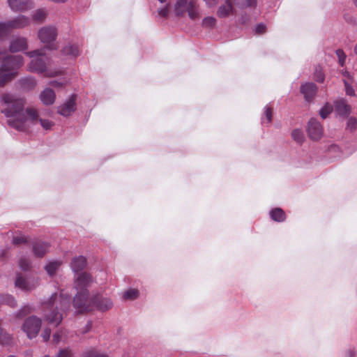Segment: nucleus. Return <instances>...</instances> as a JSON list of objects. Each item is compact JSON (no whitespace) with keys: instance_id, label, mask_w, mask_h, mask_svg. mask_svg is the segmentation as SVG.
I'll use <instances>...</instances> for the list:
<instances>
[{"instance_id":"f257e3e1","label":"nucleus","mask_w":357,"mask_h":357,"mask_svg":"<svg viewBox=\"0 0 357 357\" xmlns=\"http://www.w3.org/2000/svg\"><path fill=\"white\" fill-rule=\"evenodd\" d=\"M5 107L2 112L7 118L8 125L17 130L25 131L30 124L40 123L45 130H50L54 123L38 116L36 109L28 107L24 111L25 99L18 95L5 93L1 98Z\"/></svg>"},{"instance_id":"f03ea898","label":"nucleus","mask_w":357,"mask_h":357,"mask_svg":"<svg viewBox=\"0 0 357 357\" xmlns=\"http://www.w3.org/2000/svg\"><path fill=\"white\" fill-rule=\"evenodd\" d=\"M91 282V277L86 273H82L76 277L75 287L77 293L74 298L73 305L79 312L89 310L93 305L87 291V287H89Z\"/></svg>"},{"instance_id":"7ed1b4c3","label":"nucleus","mask_w":357,"mask_h":357,"mask_svg":"<svg viewBox=\"0 0 357 357\" xmlns=\"http://www.w3.org/2000/svg\"><path fill=\"white\" fill-rule=\"evenodd\" d=\"M31 61L29 66V70L31 72L43 73H45L46 77H55L61 73V70H47V66L49 64V59L45 55L43 50H34L26 53Z\"/></svg>"},{"instance_id":"20e7f679","label":"nucleus","mask_w":357,"mask_h":357,"mask_svg":"<svg viewBox=\"0 0 357 357\" xmlns=\"http://www.w3.org/2000/svg\"><path fill=\"white\" fill-rule=\"evenodd\" d=\"M24 63L22 56H9L6 57L0 68V86L11 80L17 75L16 70Z\"/></svg>"},{"instance_id":"39448f33","label":"nucleus","mask_w":357,"mask_h":357,"mask_svg":"<svg viewBox=\"0 0 357 357\" xmlns=\"http://www.w3.org/2000/svg\"><path fill=\"white\" fill-rule=\"evenodd\" d=\"M58 300L57 294H53L47 301L43 303L44 306V319L50 324L58 326L63 319V315L57 310L58 305L56 301Z\"/></svg>"},{"instance_id":"423d86ee","label":"nucleus","mask_w":357,"mask_h":357,"mask_svg":"<svg viewBox=\"0 0 357 357\" xmlns=\"http://www.w3.org/2000/svg\"><path fill=\"white\" fill-rule=\"evenodd\" d=\"M174 10L176 16L181 17L188 12V16L192 20L199 17L198 6L193 0H177L174 6Z\"/></svg>"},{"instance_id":"0eeeda50","label":"nucleus","mask_w":357,"mask_h":357,"mask_svg":"<svg viewBox=\"0 0 357 357\" xmlns=\"http://www.w3.org/2000/svg\"><path fill=\"white\" fill-rule=\"evenodd\" d=\"M41 326V319L32 315L24 319L21 326V330L26 335L29 339L31 340L38 335Z\"/></svg>"},{"instance_id":"6e6552de","label":"nucleus","mask_w":357,"mask_h":357,"mask_svg":"<svg viewBox=\"0 0 357 357\" xmlns=\"http://www.w3.org/2000/svg\"><path fill=\"white\" fill-rule=\"evenodd\" d=\"M89 299L91 301L93 305L89 311L96 307L98 310L105 312L111 309L113 306V303L109 298L103 297L100 294H97L95 296L89 298Z\"/></svg>"},{"instance_id":"1a4fd4ad","label":"nucleus","mask_w":357,"mask_h":357,"mask_svg":"<svg viewBox=\"0 0 357 357\" xmlns=\"http://www.w3.org/2000/svg\"><path fill=\"white\" fill-rule=\"evenodd\" d=\"M15 284L16 287L22 290L31 291L38 286L39 280L33 278H25L19 275L17 276Z\"/></svg>"},{"instance_id":"9d476101","label":"nucleus","mask_w":357,"mask_h":357,"mask_svg":"<svg viewBox=\"0 0 357 357\" xmlns=\"http://www.w3.org/2000/svg\"><path fill=\"white\" fill-rule=\"evenodd\" d=\"M307 132L311 139L317 141L323 135V128L317 119H311L307 123Z\"/></svg>"},{"instance_id":"9b49d317","label":"nucleus","mask_w":357,"mask_h":357,"mask_svg":"<svg viewBox=\"0 0 357 357\" xmlns=\"http://www.w3.org/2000/svg\"><path fill=\"white\" fill-rule=\"evenodd\" d=\"M57 30L54 26H45L38 31V38L43 43L50 44L56 38Z\"/></svg>"},{"instance_id":"f8f14e48","label":"nucleus","mask_w":357,"mask_h":357,"mask_svg":"<svg viewBox=\"0 0 357 357\" xmlns=\"http://www.w3.org/2000/svg\"><path fill=\"white\" fill-rule=\"evenodd\" d=\"M76 110V96L72 95L58 107V113L63 116H69Z\"/></svg>"},{"instance_id":"ddd939ff","label":"nucleus","mask_w":357,"mask_h":357,"mask_svg":"<svg viewBox=\"0 0 357 357\" xmlns=\"http://www.w3.org/2000/svg\"><path fill=\"white\" fill-rule=\"evenodd\" d=\"M8 5L15 12H24L33 8L31 0H8Z\"/></svg>"},{"instance_id":"4468645a","label":"nucleus","mask_w":357,"mask_h":357,"mask_svg":"<svg viewBox=\"0 0 357 357\" xmlns=\"http://www.w3.org/2000/svg\"><path fill=\"white\" fill-rule=\"evenodd\" d=\"M236 13V10L231 2V0H225L224 3L220 5L217 10V16L220 18L228 17L234 15Z\"/></svg>"},{"instance_id":"2eb2a0df","label":"nucleus","mask_w":357,"mask_h":357,"mask_svg":"<svg viewBox=\"0 0 357 357\" xmlns=\"http://www.w3.org/2000/svg\"><path fill=\"white\" fill-rule=\"evenodd\" d=\"M30 19L25 15H19L6 22L9 29H23L30 24Z\"/></svg>"},{"instance_id":"dca6fc26","label":"nucleus","mask_w":357,"mask_h":357,"mask_svg":"<svg viewBox=\"0 0 357 357\" xmlns=\"http://www.w3.org/2000/svg\"><path fill=\"white\" fill-rule=\"evenodd\" d=\"M334 105L335 112L337 115L347 117L350 114L351 108L345 99H337L335 101Z\"/></svg>"},{"instance_id":"f3484780","label":"nucleus","mask_w":357,"mask_h":357,"mask_svg":"<svg viewBox=\"0 0 357 357\" xmlns=\"http://www.w3.org/2000/svg\"><path fill=\"white\" fill-rule=\"evenodd\" d=\"M317 86L312 82H307L301 86V93L303 95L306 101H310L316 95Z\"/></svg>"},{"instance_id":"a211bd4d","label":"nucleus","mask_w":357,"mask_h":357,"mask_svg":"<svg viewBox=\"0 0 357 357\" xmlns=\"http://www.w3.org/2000/svg\"><path fill=\"white\" fill-rule=\"evenodd\" d=\"M39 98L44 105H50L54 102L56 95L52 89L46 88L40 93Z\"/></svg>"},{"instance_id":"6ab92c4d","label":"nucleus","mask_w":357,"mask_h":357,"mask_svg":"<svg viewBox=\"0 0 357 357\" xmlns=\"http://www.w3.org/2000/svg\"><path fill=\"white\" fill-rule=\"evenodd\" d=\"M49 250V244L37 241L33 245V252L38 257H43Z\"/></svg>"},{"instance_id":"aec40b11","label":"nucleus","mask_w":357,"mask_h":357,"mask_svg":"<svg viewBox=\"0 0 357 357\" xmlns=\"http://www.w3.org/2000/svg\"><path fill=\"white\" fill-rule=\"evenodd\" d=\"M27 47L26 39L24 38H17L14 39L10 45L11 52H16L26 50Z\"/></svg>"},{"instance_id":"412c9836","label":"nucleus","mask_w":357,"mask_h":357,"mask_svg":"<svg viewBox=\"0 0 357 357\" xmlns=\"http://www.w3.org/2000/svg\"><path fill=\"white\" fill-rule=\"evenodd\" d=\"M86 265V260L82 256L75 257L71 261V268L75 273H77L84 269Z\"/></svg>"},{"instance_id":"4be33fe9","label":"nucleus","mask_w":357,"mask_h":357,"mask_svg":"<svg viewBox=\"0 0 357 357\" xmlns=\"http://www.w3.org/2000/svg\"><path fill=\"white\" fill-rule=\"evenodd\" d=\"M20 86L26 91L32 90L37 85V82L33 77H24L19 80Z\"/></svg>"},{"instance_id":"5701e85b","label":"nucleus","mask_w":357,"mask_h":357,"mask_svg":"<svg viewBox=\"0 0 357 357\" xmlns=\"http://www.w3.org/2000/svg\"><path fill=\"white\" fill-rule=\"evenodd\" d=\"M328 153L334 158H344L349 155V153H344L337 145L332 144L328 149Z\"/></svg>"},{"instance_id":"b1692460","label":"nucleus","mask_w":357,"mask_h":357,"mask_svg":"<svg viewBox=\"0 0 357 357\" xmlns=\"http://www.w3.org/2000/svg\"><path fill=\"white\" fill-rule=\"evenodd\" d=\"M270 216L272 220L276 222H282L285 220L284 212L280 208H276L270 212Z\"/></svg>"},{"instance_id":"393cba45","label":"nucleus","mask_w":357,"mask_h":357,"mask_svg":"<svg viewBox=\"0 0 357 357\" xmlns=\"http://www.w3.org/2000/svg\"><path fill=\"white\" fill-rule=\"evenodd\" d=\"M61 265L60 261H52L49 262L45 267V271L50 276H53Z\"/></svg>"},{"instance_id":"a878e982","label":"nucleus","mask_w":357,"mask_h":357,"mask_svg":"<svg viewBox=\"0 0 357 357\" xmlns=\"http://www.w3.org/2000/svg\"><path fill=\"white\" fill-rule=\"evenodd\" d=\"M63 53L72 56H77L79 54V47L76 45L68 44L63 48Z\"/></svg>"},{"instance_id":"bb28decb","label":"nucleus","mask_w":357,"mask_h":357,"mask_svg":"<svg viewBox=\"0 0 357 357\" xmlns=\"http://www.w3.org/2000/svg\"><path fill=\"white\" fill-rule=\"evenodd\" d=\"M47 16V10L43 8L36 10L32 15V18L34 21L42 23L45 21Z\"/></svg>"},{"instance_id":"cd10ccee","label":"nucleus","mask_w":357,"mask_h":357,"mask_svg":"<svg viewBox=\"0 0 357 357\" xmlns=\"http://www.w3.org/2000/svg\"><path fill=\"white\" fill-rule=\"evenodd\" d=\"M235 5L241 8L255 7L257 0H234Z\"/></svg>"},{"instance_id":"c85d7f7f","label":"nucleus","mask_w":357,"mask_h":357,"mask_svg":"<svg viewBox=\"0 0 357 357\" xmlns=\"http://www.w3.org/2000/svg\"><path fill=\"white\" fill-rule=\"evenodd\" d=\"M0 303H5L11 307H15L17 305L16 301L10 295H0Z\"/></svg>"},{"instance_id":"c756f323","label":"nucleus","mask_w":357,"mask_h":357,"mask_svg":"<svg viewBox=\"0 0 357 357\" xmlns=\"http://www.w3.org/2000/svg\"><path fill=\"white\" fill-rule=\"evenodd\" d=\"M291 137L298 144H302L305 139L303 132L300 129H294L291 132Z\"/></svg>"},{"instance_id":"7c9ffc66","label":"nucleus","mask_w":357,"mask_h":357,"mask_svg":"<svg viewBox=\"0 0 357 357\" xmlns=\"http://www.w3.org/2000/svg\"><path fill=\"white\" fill-rule=\"evenodd\" d=\"M139 291L136 289H130L125 291L123 298L126 300H135L139 297Z\"/></svg>"},{"instance_id":"2f4dec72","label":"nucleus","mask_w":357,"mask_h":357,"mask_svg":"<svg viewBox=\"0 0 357 357\" xmlns=\"http://www.w3.org/2000/svg\"><path fill=\"white\" fill-rule=\"evenodd\" d=\"M342 82L344 83V89H345V93L347 96H356V92H355V90L352 86V84H351L347 79H342Z\"/></svg>"},{"instance_id":"473e14b6","label":"nucleus","mask_w":357,"mask_h":357,"mask_svg":"<svg viewBox=\"0 0 357 357\" xmlns=\"http://www.w3.org/2000/svg\"><path fill=\"white\" fill-rule=\"evenodd\" d=\"M32 312H33V308L29 305H26L21 307L20 311L17 312L16 317L17 318H21L27 314H31Z\"/></svg>"},{"instance_id":"72a5a7b5","label":"nucleus","mask_w":357,"mask_h":357,"mask_svg":"<svg viewBox=\"0 0 357 357\" xmlns=\"http://www.w3.org/2000/svg\"><path fill=\"white\" fill-rule=\"evenodd\" d=\"M333 111V107L329 104H326L319 111L320 116L322 119H326Z\"/></svg>"},{"instance_id":"f704fd0d","label":"nucleus","mask_w":357,"mask_h":357,"mask_svg":"<svg viewBox=\"0 0 357 357\" xmlns=\"http://www.w3.org/2000/svg\"><path fill=\"white\" fill-rule=\"evenodd\" d=\"M216 24V20L213 17H206L202 21V25L206 28H211Z\"/></svg>"},{"instance_id":"c9c22d12","label":"nucleus","mask_w":357,"mask_h":357,"mask_svg":"<svg viewBox=\"0 0 357 357\" xmlns=\"http://www.w3.org/2000/svg\"><path fill=\"white\" fill-rule=\"evenodd\" d=\"M357 128V119L355 117H349L347 123V129L351 132L354 131Z\"/></svg>"},{"instance_id":"e433bc0d","label":"nucleus","mask_w":357,"mask_h":357,"mask_svg":"<svg viewBox=\"0 0 357 357\" xmlns=\"http://www.w3.org/2000/svg\"><path fill=\"white\" fill-rule=\"evenodd\" d=\"M60 298H61L60 307H61V310H66L69 309V307L70 306V298L69 297L63 298L62 294H61V295H60Z\"/></svg>"},{"instance_id":"4c0bfd02","label":"nucleus","mask_w":357,"mask_h":357,"mask_svg":"<svg viewBox=\"0 0 357 357\" xmlns=\"http://www.w3.org/2000/svg\"><path fill=\"white\" fill-rule=\"evenodd\" d=\"M65 332L63 330L58 331L53 335L54 342L58 344L61 341H65L66 337H64Z\"/></svg>"},{"instance_id":"58836bf2","label":"nucleus","mask_w":357,"mask_h":357,"mask_svg":"<svg viewBox=\"0 0 357 357\" xmlns=\"http://www.w3.org/2000/svg\"><path fill=\"white\" fill-rule=\"evenodd\" d=\"M336 55L338 57V62L341 66H344L345 65L347 56L344 51L341 49H338L335 52Z\"/></svg>"},{"instance_id":"ea45409f","label":"nucleus","mask_w":357,"mask_h":357,"mask_svg":"<svg viewBox=\"0 0 357 357\" xmlns=\"http://www.w3.org/2000/svg\"><path fill=\"white\" fill-rule=\"evenodd\" d=\"M19 266L23 271H27L29 268L30 263L28 259L22 257L19 260Z\"/></svg>"},{"instance_id":"a19ab883","label":"nucleus","mask_w":357,"mask_h":357,"mask_svg":"<svg viewBox=\"0 0 357 357\" xmlns=\"http://www.w3.org/2000/svg\"><path fill=\"white\" fill-rule=\"evenodd\" d=\"M314 79L319 82L324 81V74L321 68H317L314 72Z\"/></svg>"},{"instance_id":"79ce46f5","label":"nucleus","mask_w":357,"mask_h":357,"mask_svg":"<svg viewBox=\"0 0 357 357\" xmlns=\"http://www.w3.org/2000/svg\"><path fill=\"white\" fill-rule=\"evenodd\" d=\"M10 29L6 23H0V39L3 36H6L9 32Z\"/></svg>"},{"instance_id":"37998d69","label":"nucleus","mask_w":357,"mask_h":357,"mask_svg":"<svg viewBox=\"0 0 357 357\" xmlns=\"http://www.w3.org/2000/svg\"><path fill=\"white\" fill-rule=\"evenodd\" d=\"M26 242V238L23 235L16 236L13 238V243L15 245H20Z\"/></svg>"},{"instance_id":"c03bdc74","label":"nucleus","mask_w":357,"mask_h":357,"mask_svg":"<svg viewBox=\"0 0 357 357\" xmlns=\"http://www.w3.org/2000/svg\"><path fill=\"white\" fill-rule=\"evenodd\" d=\"M72 352L69 349H60L56 357H72Z\"/></svg>"},{"instance_id":"a18cd8bd","label":"nucleus","mask_w":357,"mask_h":357,"mask_svg":"<svg viewBox=\"0 0 357 357\" xmlns=\"http://www.w3.org/2000/svg\"><path fill=\"white\" fill-rule=\"evenodd\" d=\"M67 83H68V80L66 79H63L61 81H56V80L51 81L49 82V84L52 86L60 87V86H63L67 84Z\"/></svg>"},{"instance_id":"49530a36","label":"nucleus","mask_w":357,"mask_h":357,"mask_svg":"<svg viewBox=\"0 0 357 357\" xmlns=\"http://www.w3.org/2000/svg\"><path fill=\"white\" fill-rule=\"evenodd\" d=\"M264 116L266 119L267 123H271L272 120V112L271 109L268 106H266L264 108Z\"/></svg>"},{"instance_id":"de8ad7c7","label":"nucleus","mask_w":357,"mask_h":357,"mask_svg":"<svg viewBox=\"0 0 357 357\" xmlns=\"http://www.w3.org/2000/svg\"><path fill=\"white\" fill-rule=\"evenodd\" d=\"M51 335V330L50 328H45L42 333V337L44 342H47L50 340Z\"/></svg>"},{"instance_id":"09e8293b","label":"nucleus","mask_w":357,"mask_h":357,"mask_svg":"<svg viewBox=\"0 0 357 357\" xmlns=\"http://www.w3.org/2000/svg\"><path fill=\"white\" fill-rule=\"evenodd\" d=\"M266 25L264 24H259L256 27H255V32L257 33H259V34H261V33H263L265 32L266 31Z\"/></svg>"},{"instance_id":"8fccbe9b","label":"nucleus","mask_w":357,"mask_h":357,"mask_svg":"<svg viewBox=\"0 0 357 357\" xmlns=\"http://www.w3.org/2000/svg\"><path fill=\"white\" fill-rule=\"evenodd\" d=\"M158 13L162 17H167L169 13V5L158 10Z\"/></svg>"},{"instance_id":"3c124183","label":"nucleus","mask_w":357,"mask_h":357,"mask_svg":"<svg viewBox=\"0 0 357 357\" xmlns=\"http://www.w3.org/2000/svg\"><path fill=\"white\" fill-rule=\"evenodd\" d=\"M84 357H106V356L103 354H97L94 351H89L85 354Z\"/></svg>"},{"instance_id":"603ef678","label":"nucleus","mask_w":357,"mask_h":357,"mask_svg":"<svg viewBox=\"0 0 357 357\" xmlns=\"http://www.w3.org/2000/svg\"><path fill=\"white\" fill-rule=\"evenodd\" d=\"M7 339V334L4 333L2 328L0 327V343H5L6 340Z\"/></svg>"},{"instance_id":"864d4df0","label":"nucleus","mask_w":357,"mask_h":357,"mask_svg":"<svg viewBox=\"0 0 357 357\" xmlns=\"http://www.w3.org/2000/svg\"><path fill=\"white\" fill-rule=\"evenodd\" d=\"M206 2V4L208 7L212 8L215 6L218 2V0H204Z\"/></svg>"},{"instance_id":"5fc2aeb1","label":"nucleus","mask_w":357,"mask_h":357,"mask_svg":"<svg viewBox=\"0 0 357 357\" xmlns=\"http://www.w3.org/2000/svg\"><path fill=\"white\" fill-rule=\"evenodd\" d=\"M341 74L342 75V76L344 77V78H347V77H351V74L349 71L347 70H342L341 71Z\"/></svg>"},{"instance_id":"6e6d98bb","label":"nucleus","mask_w":357,"mask_h":357,"mask_svg":"<svg viewBox=\"0 0 357 357\" xmlns=\"http://www.w3.org/2000/svg\"><path fill=\"white\" fill-rule=\"evenodd\" d=\"M356 352L354 349H349L348 351V357H355Z\"/></svg>"},{"instance_id":"4d7b16f0","label":"nucleus","mask_w":357,"mask_h":357,"mask_svg":"<svg viewBox=\"0 0 357 357\" xmlns=\"http://www.w3.org/2000/svg\"><path fill=\"white\" fill-rule=\"evenodd\" d=\"M345 79H347L351 84H354L355 82V79L352 74H351V77H347Z\"/></svg>"},{"instance_id":"13d9d810","label":"nucleus","mask_w":357,"mask_h":357,"mask_svg":"<svg viewBox=\"0 0 357 357\" xmlns=\"http://www.w3.org/2000/svg\"><path fill=\"white\" fill-rule=\"evenodd\" d=\"M86 327H87V330L84 331V333H86L87 331H89L91 328V322L88 323L86 325Z\"/></svg>"},{"instance_id":"bf43d9fd","label":"nucleus","mask_w":357,"mask_h":357,"mask_svg":"<svg viewBox=\"0 0 357 357\" xmlns=\"http://www.w3.org/2000/svg\"><path fill=\"white\" fill-rule=\"evenodd\" d=\"M354 52L357 55V44L354 47Z\"/></svg>"},{"instance_id":"052dcab7","label":"nucleus","mask_w":357,"mask_h":357,"mask_svg":"<svg viewBox=\"0 0 357 357\" xmlns=\"http://www.w3.org/2000/svg\"><path fill=\"white\" fill-rule=\"evenodd\" d=\"M49 47L51 49H53V48H56V46L53 44V45H50Z\"/></svg>"},{"instance_id":"680f3d73","label":"nucleus","mask_w":357,"mask_h":357,"mask_svg":"<svg viewBox=\"0 0 357 357\" xmlns=\"http://www.w3.org/2000/svg\"><path fill=\"white\" fill-rule=\"evenodd\" d=\"M160 3H164L165 2L166 0H158Z\"/></svg>"},{"instance_id":"e2e57ef3","label":"nucleus","mask_w":357,"mask_h":357,"mask_svg":"<svg viewBox=\"0 0 357 357\" xmlns=\"http://www.w3.org/2000/svg\"><path fill=\"white\" fill-rule=\"evenodd\" d=\"M80 302H81V303H84V298H82L80 300Z\"/></svg>"},{"instance_id":"0e129e2a","label":"nucleus","mask_w":357,"mask_h":357,"mask_svg":"<svg viewBox=\"0 0 357 357\" xmlns=\"http://www.w3.org/2000/svg\"><path fill=\"white\" fill-rule=\"evenodd\" d=\"M355 5L357 6V0H354Z\"/></svg>"},{"instance_id":"69168bd1","label":"nucleus","mask_w":357,"mask_h":357,"mask_svg":"<svg viewBox=\"0 0 357 357\" xmlns=\"http://www.w3.org/2000/svg\"><path fill=\"white\" fill-rule=\"evenodd\" d=\"M8 357H15V356H8Z\"/></svg>"},{"instance_id":"338daca9","label":"nucleus","mask_w":357,"mask_h":357,"mask_svg":"<svg viewBox=\"0 0 357 357\" xmlns=\"http://www.w3.org/2000/svg\"><path fill=\"white\" fill-rule=\"evenodd\" d=\"M45 357H50L49 356H45Z\"/></svg>"}]
</instances>
